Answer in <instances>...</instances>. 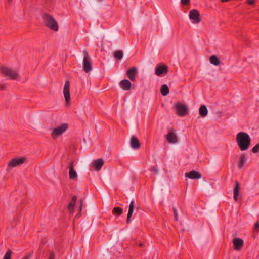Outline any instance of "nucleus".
<instances>
[{
	"label": "nucleus",
	"mask_w": 259,
	"mask_h": 259,
	"mask_svg": "<svg viewBox=\"0 0 259 259\" xmlns=\"http://www.w3.org/2000/svg\"><path fill=\"white\" fill-rule=\"evenodd\" d=\"M0 71L4 76L7 77L10 79H19V75L18 72L11 68L2 65L0 67Z\"/></svg>",
	"instance_id": "obj_3"
},
{
	"label": "nucleus",
	"mask_w": 259,
	"mask_h": 259,
	"mask_svg": "<svg viewBox=\"0 0 259 259\" xmlns=\"http://www.w3.org/2000/svg\"><path fill=\"white\" fill-rule=\"evenodd\" d=\"M174 213H175V219L176 221H177L178 220V214H177V211H174Z\"/></svg>",
	"instance_id": "obj_38"
},
{
	"label": "nucleus",
	"mask_w": 259,
	"mask_h": 259,
	"mask_svg": "<svg viewBox=\"0 0 259 259\" xmlns=\"http://www.w3.org/2000/svg\"><path fill=\"white\" fill-rule=\"evenodd\" d=\"M103 164L104 161L102 159L95 160L93 162V166L96 170H100Z\"/></svg>",
	"instance_id": "obj_16"
},
{
	"label": "nucleus",
	"mask_w": 259,
	"mask_h": 259,
	"mask_svg": "<svg viewBox=\"0 0 259 259\" xmlns=\"http://www.w3.org/2000/svg\"><path fill=\"white\" fill-rule=\"evenodd\" d=\"M112 210H122V208L119 207H115Z\"/></svg>",
	"instance_id": "obj_35"
},
{
	"label": "nucleus",
	"mask_w": 259,
	"mask_h": 259,
	"mask_svg": "<svg viewBox=\"0 0 259 259\" xmlns=\"http://www.w3.org/2000/svg\"><path fill=\"white\" fill-rule=\"evenodd\" d=\"M185 177L191 179H198L202 177L201 174L195 170L191 171L185 174Z\"/></svg>",
	"instance_id": "obj_13"
},
{
	"label": "nucleus",
	"mask_w": 259,
	"mask_h": 259,
	"mask_svg": "<svg viewBox=\"0 0 259 259\" xmlns=\"http://www.w3.org/2000/svg\"><path fill=\"white\" fill-rule=\"evenodd\" d=\"M114 56L117 60H121L123 57V53L121 51H116L114 53Z\"/></svg>",
	"instance_id": "obj_25"
},
{
	"label": "nucleus",
	"mask_w": 259,
	"mask_h": 259,
	"mask_svg": "<svg viewBox=\"0 0 259 259\" xmlns=\"http://www.w3.org/2000/svg\"><path fill=\"white\" fill-rule=\"evenodd\" d=\"M84 57L83 60V69L86 73L89 72L92 69V65L90 56L86 50L83 51Z\"/></svg>",
	"instance_id": "obj_5"
},
{
	"label": "nucleus",
	"mask_w": 259,
	"mask_h": 259,
	"mask_svg": "<svg viewBox=\"0 0 259 259\" xmlns=\"http://www.w3.org/2000/svg\"><path fill=\"white\" fill-rule=\"evenodd\" d=\"M70 82L68 80H66L65 82L63 94L64 95L65 104L67 107H69L70 105V101L71 100L70 95Z\"/></svg>",
	"instance_id": "obj_6"
},
{
	"label": "nucleus",
	"mask_w": 259,
	"mask_h": 259,
	"mask_svg": "<svg viewBox=\"0 0 259 259\" xmlns=\"http://www.w3.org/2000/svg\"><path fill=\"white\" fill-rule=\"evenodd\" d=\"M74 160H71L68 164L69 177V178L72 180L75 179L77 177V173L74 169Z\"/></svg>",
	"instance_id": "obj_10"
},
{
	"label": "nucleus",
	"mask_w": 259,
	"mask_h": 259,
	"mask_svg": "<svg viewBox=\"0 0 259 259\" xmlns=\"http://www.w3.org/2000/svg\"><path fill=\"white\" fill-rule=\"evenodd\" d=\"M126 75L127 76L130 78V68L127 69L126 70Z\"/></svg>",
	"instance_id": "obj_39"
},
{
	"label": "nucleus",
	"mask_w": 259,
	"mask_h": 259,
	"mask_svg": "<svg viewBox=\"0 0 259 259\" xmlns=\"http://www.w3.org/2000/svg\"><path fill=\"white\" fill-rule=\"evenodd\" d=\"M233 244L235 250H240L243 245V240L241 238H235L233 240Z\"/></svg>",
	"instance_id": "obj_14"
},
{
	"label": "nucleus",
	"mask_w": 259,
	"mask_h": 259,
	"mask_svg": "<svg viewBox=\"0 0 259 259\" xmlns=\"http://www.w3.org/2000/svg\"><path fill=\"white\" fill-rule=\"evenodd\" d=\"M9 2H11L12 1V0H8Z\"/></svg>",
	"instance_id": "obj_45"
},
{
	"label": "nucleus",
	"mask_w": 259,
	"mask_h": 259,
	"mask_svg": "<svg viewBox=\"0 0 259 259\" xmlns=\"http://www.w3.org/2000/svg\"><path fill=\"white\" fill-rule=\"evenodd\" d=\"M181 3L185 6H188L190 4V0H181Z\"/></svg>",
	"instance_id": "obj_30"
},
{
	"label": "nucleus",
	"mask_w": 259,
	"mask_h": 259,
	"mask_svg": "<svg viewBox=\"0 0 259 259\" xmlns=\"http://www.w3.org/2000/svg\"><path fill=\"white\" fill-rule=\"evenodd\" d=\"M33 255L32 252H29L27 253L23 257V259H30Z\"/></svg>",
	"instance_id": "obj_29"
},
{
	"label": "nucleus",
	"mask_w": 259,
	"mask_h": 259,
	"mask_svg": "<svg viewBox=\"0 0 259 259\" xmlns=\"http://www.w3.org/2000/svg\"><path fill=\"white\" fill-rule=\"evenodd\" d=\"M161 94L165 96L169 94V88L168 87L166 84H164L162 85L160 89Z\"/></svg>",
	"instance_id": "obj_23"
},
{
	"label": "nucleus",
	"mask_w": 259,
	"mask_h": 259,
	"mask_svg": "<svg viewBox=\"0 0 259 259\" xmlns=\"http://www.w3.org/2000/svg\"><path fill=\"white\" fill-rule=\"evenodd\" d=\"M236 141L240 149L246 151L250 145L251 138L247 133L240 132L237 134Z\"/></svg>",
	"instance_id": "obj_1"
},
{
	"label": "nucleus",
	"mask_w": 259,
	"mask_h": 259,
	"mask_svg": "<svg viewBox=\"0 0 259 259\" xmlns=\"http://www.w3.org/2000/svg\"><path fill=\"white\" fill-rule=\"evenodd\" d=\"M134 202L131 201V210H134Z\"/></svg>",
	"instance_id": "obj_34"
},
{
	"label": "nucleus",
	"mask_w": 259,
	"mask_h": 259,
	"mask_svg": "<svg viewBox=\"0 0 259 259\" xmlns=\"http://www.w3.org/2000/svg\"><path fill=\"white\" fill-rule=\"evenodd\" d=\"M42 19L45 25L50 29L57 31L58 25L54 18L48 13H45L42 16Z\"/></svg>",
	"instance_id": "obj_2"
},
{
	"label": "nucleus",
	"mask_w": 259,
	"mask_h": 259,
	"mask_svg": "<svg viewBox=\"0 0 259 259\" xmlns=\"http://www.w3.org/2000/svg\"><path fill=\"white\" fill-rule=\"evenodd\" d=\"M166 138L169 143H176L178 141L176 134L172 131L168 132Z\"/></svg>",
	"instance_id": "obj_15"
},
{
	"label": "nucleus",
	"mask_w": 259,
	"mask_h": 259,
	"mask_svg": "<svg viewBox=\"0 0 259 259\" xmlns=\"http://www.w3.org/2000/svg\"><path fill=\"white\" fill-rule=\"evenodd\" d=\"M79 216H80V214H79V213H78L77 215H76L75 217H79Z\"/></svg>",
	"instance_id": "obj_43"
},
{
	"label": "nucleus",
	"mask_w": 259,
	"mask_h": 259,
	"mask_svg": "<svg viewBox=\"0 0 259 259\" xmlns=\"http://www.w3.org/2000/svg\"><path fill=\"white\" fill-rule=\"evenodd\" d=\"M131 147L135 150H138L141 147L140 141L135 136H133L131 137Z\"/></svg>",
	"instance_id": "obj_12"
},
{
	"label": "nucleus",
	"mask_w": 259,
	"mask_h": 259,
	"mask_svg": "<svg viewBox=\"0 0 259 259\" xmlns=\"http://www.w3.org/2000/svg\"><path fill=\"white\" fill-rule=\"evenodd\" d=\"M189 18L195 23H198L201 21L199 12L196 9H193L190 11Z\"/></svg>",
	"instance_id": "obj_9"
},
{
	"label": "nucleus",
	"mask_w": 259,
	"mask_h": 259,
	"mask_svg": "<svg viewBox=\"0 0 259 259\" xmlns=\"http://www.w3.org/2000/svg\"><path fill=\"white\" fill-rule=\"evenodd\" d=\"M254 229L257 231L259 230V223L258 222L255 223Z\"/></svg>",
	"instance_id": "obj_31"
},
{
	"label": "nucleus",
	"mask_w": 259,
	"mask_h": 259,
	"mask_svg": "<svg viewBox=\"0 0 259 259\" xmlns=\"http://www.w3.org/2000/svg\"><path fill=\"white\" fill-rule=\"evenodd\" d=\"M246 2L248 4L252 5L255 3L254 0H247Z\"/></svg>",
	"instance_id": "obj_32"
},
{
	"label": "nucleus",
	"mask_w": 259,
	"mask_h": 259,
	"mask_svg": "<svg viewBox=\"0 0 259 259\" xmlns=\"http://www.w3.org/2000/svg\"><path fill=\"white\" fill-rule=\"evenodd\" d=\"M48 259H54V255L53 254L51 255Z\"/></svg>",
	"instance_id": "obj_41"
},
{
	"label": "nucleus",
	"mask_w": 259,
	"mask_h": 259,
	"mask_svg": "<svg viewBox=\"0 0 259 259\" xmlns=\"http://www.w3.org/2000/svg\"><path fill=\"white\" fill-rule=\"evenodd\" d=\"M133 212V211H131V217H132V215Z\"/></svg>",
	"instance_id": "obj_44"
},
{
	"label": "nucleus",
	"mask_w": 259,
	"mask_h": 259,
	"mask_svg": "<svg viewBox=\"0 0 259 259\" xmlns=\"http://www.w3.org/2000/svg\"><path fill=\"white\" fill-rule=\"evenodd\" d=\"M235 186L233 190L234 198L235 201L237 200V198L239 195V183L237 181H235Z\"/></svg>",
	"instance_id": "obj_17"
},
{
	"label": "nucleus",
	"mask_w": 259,
	"mask_h": 259,
	"mask_svg": "<svg viewBox=\"0 0 259 259\" xmlns=\"http://www.w3.org/2000/svg\"><path fill=\"white\" fill-rule=\"evenodd\" d=\"M113 213H115V214H117L118 215H120L122 214V211H112Z\"/></svg>",
	"instance_id": "obj_36"
},
{
	"label": "nucleus",
	"mask_w": 259,
	"mask_h": 259,
	"mask_svg": "<svg viewBox=\"0 0 259 259\" xmlns=\"http://www.w3.org/2000/svg\"><path fill=\"white\" fill-rule=\"evenodd\" d=\"M77 197L74 196L72 198L71 202L68 205V208L69 210H73L74 209V205L76 202Z\"/></svg>",
	"instance_id": "obj_24"
},
{
	"label": "nucleus",
	"mask_w": 259,
	"mask_h": 259,
	"mask_svg": "<svg viewBox=\"0 0 259 259\" xmlns=\"http://www.w3.org/2000/svg\"><path fill=\"white\" fill-rule=\"evenodd\" d=\"M5 89V86L3 84L0 85V90H3Z\"/></svg>",
	"instance_id": "obj_40"
},
{
	"label": "nucleus",
	"mask_w": 259,
	"mask_h": 259,
	"mask_svg": "<svg viewBox=\"0 0 259 259\" xmlns=\"http://www.w3.org/2000/svg\"><path fill=\"white\" fill-rule=\"evenodd\" d=\"M11 253H12V251L10 250H8L5 256H4V257L3 259H11Z\"/></svg>",
	"instance_id": "obj_26"
},
{
	"label": "nucleus",
	"mask_w": 259,
	"mask_h": 259,
	"mask_svg": "<svg viewBox=\"0 0 259 259\" xmlns=\"http://www.w3.org/2000/svg\"><path fill=\"white\" fill-rule=\"evenodd\" d=\"M199 114L202 117H205L208 113V110L207 109V107L205 105H202L200 106L199 110Z\"/></svg>",
	"instance_id": "obj_20"
},
{
	"label": "nucleus",
	"mask_w": 259,
	"mask_h": 259,
	"mask_svg": "<svg viewBox=\"0 0 259 259\" xmlns=\"http://www.w3.org/2000/svg\"><path fill=\"white\" fill-rule=\"evenodd\" d=\"M22 259H23V258Z\"/></svg>",
	"instance_id": "obj_46"
},
{
	"label": "nucleus",
	"mask_w": 259,
	"mask_h": 259,
	"mask_svg": "<svg viewBox=\"0 0 259 259\" xmlns=\"http://www.w3.org/2000/svg\"><path fill=\"white\" fill-rule=\"evenodd\" d=\"M251 151L256 153L259 152V144H256L251 150Z\"/></svg>",
	"instance_id": "obj_27"
},
{
	"label": "nucleus",
	"mask_w": 259,
	"mask_h": 259,
	"mask_svg": "<svg viewBox=\"0 0 259 259\" xmlns=\"http://www.w3.org/2000/svg\"><path fill=\"white\" fill-rule=\"evenodd\" d=\"M151 171L154 172L155 174L158 172V169H156L155 167H153L151 168Z\"/></svg>",
	"instance_id": "obj_33"
},
{
	"label": "nucleus",
	"mask_w": 259,
	"mask_h": 259,
	"mask_svg": "<svg viewBox=\"0 0 259 259\" xmlns=\"http://www.w3.org/2000/svg\"><path fill=\"white\" fill-rule=\"evenodd\" d=\"M126 222L127 223H128L130 222V211H128V213L127 214Z\"/></svg>",
	"instance_id": "obj_37"
},
{
	"label": "nucleus",
	"mask_w": 259,
	"mask_h": 259,
	"mask_svg": "<svg viewBox=\"0 0 259 259\" xmlns=\"http://www.w3.org/2000/svg\"><path fill=\"white\" fill-rule=\"evenodd\" d=\"M168 72V67L165 65L157 66L155 68V74L160 76L163 74H166Z\"/></svg>",
	"instance_id": "obj_11"
},
{
	"label": "nucleus",
	"mask_w": 259,
	"mask_h": 259,
	"mask_svg": "<svg viewBox=\"0 0 259 259\" xmlns=\"http://www.w3.org/2000/svg\"><path fill=\"white\" fill-rule=\"evenodd\" d=\"M247 159L244 154H241L240 157L239 161L238 163V167L239 169L242 168L245 162H246Z\"/></svg>",
	"instance_id": "obj_21"
},
{
	"label": "nucleus",
	"mask_w": 259,
	"mask_h": 259,
	"mask_svg": "<svg viewBox=\"0 0 259 259\" xmlns=\"http://www.w3.org/2000/svg\"><path fill=\"white\" fill-rule=\"evenodd\" d=\"M78 204L79 205L78 210H82L83 208V200L82 199L79 200L78 201Z\"/></svg>",
	"instance_id": "obj_28"
},
{
	"label": "nucleus",
	"mask_w": 259,
	"mask_h": 259,
	"mask_svg": "<svg viewBox=\"0 0 259 259\" xmlns=\"http://www.w3.org/2000/svg\"><path fill=\"white\" fill-rule=\"evenodd\" d=\"M26 160V159L25 157L13 158L9 161L8 163V166L14 167L20 166L21 165L25 162Z\"/></svg>",
	"instance_id": "obj_8"
},
{
	"label": "nucleus",
	"mask_w": 259,
	"mask_h": 259,
	"mask_svg": "<svg viewBox=\"0 0 259 259\" xmlns=\"http://www.w3.org/2000/svg\"><path fill=\"white\" fill-rule=\"evenodd\" d=\"M120 87L124 90H130V81L128 80H123L119 82Z\"/></svg>",
	"instance_id": "obj_18"
},
{
	"label": "nucleus",
	"mask_w": 259,
	"mask_h": 259,
	"mask_svg": "<svg viewBox=\"0 0 259 259\" xmlns=\"http://www.w3.org/2000/svg\"><path fill=\"white\" fill-rule=\"evenodd\" d=\"M177 114L180 117L185 116L188 113L187 107L181 103H178L175 105Z\"/></svg>",
	"instance_id": "obj_7"
},
{
	"label": "nucleus",
	"mask_w": 259,
	"mask_h": 259,
	"mask_svg": "<svg viewBox=\"0 0 259 259\" xmlns=\"http://www.w3.org/2000/svg\"><path fill=\"white\" fill-rule=\"evenodd\" d=\"M138 246H139V247H142V246H143V244L142 243H139L138 244Z\"/></svg>",
	"instance_id": "obj_42"
},
{
	"label": "nucleus",
	"mask_w": 259,
	"mask_h": 259,
	"mask_svg": "<svg viewBox=\"0 0 259 259\" xmlns=\"http://www.w3.org/2000/svg\"><path fill=\"white\" fill-rule=\"evenodd\" d=\"M209 60L210 63L215 66H218L220 64V61L218 57L215 55L210 56Z\"/></svg>",
	"instance_id": "obj_22"
},
{
	"label": "nucleus",
	"mask_w": 259,
	"mask_h": 259,
	"mask_svg": "<svg viewBox=\"0 0 259 259\" xmlns=\"http://www.w3.org/2000/svg\"><path fill=\"white\" fill-rule=\"evenodd\" d=\"M138 74L136 67H133L131 68V81H135L136 77Z\"/></svg>",
	"instance_id": "obj_19"
},
{
	"label": "nucleus",
	"mask_w": 259,
	"mask_h": 259,
	"mask_svg": "<svg viewBox=\"0 0 259 259\" xmlns=\"http://www.w3.org/2000/svg\"><path fill=\"white\" fill-rule=\"evenodd\" d=\"M68 128V124L67 123H63L60 126H57L54 128L51 132V137L53 139H55L58 136L61 135Z\"/></svg>",
	"instance_id": "obj_4"
}]
</instances>
